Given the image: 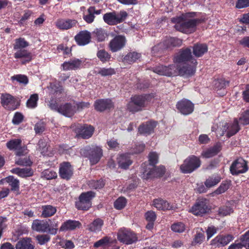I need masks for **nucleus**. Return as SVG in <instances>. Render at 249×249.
Here are the masks:
<instances>
[{"label":"nucleus","mask_w":249,"mask_h":249,"mask_svg":"<svg viewBox=\"0 0 249 249\" xmlns=\"http://www.w3.org/2000/svg\"><path fill=\"white\" fill-rule=\"evenodd\" d=\"M206 18L201 17L200 18L187 20L180 17H176L171 18V22L175 23V29L186 34L193 33L196 30V26L205 22Z\"/></svg>","instance_id":"f257e3e1"},{"label":"nucleus","mask_w":249,"mask_h":249,"mask_svg":"<svg viewBox=\"0 0 249 249\" xmlns=\"http://www.w3.org/2000/svg\"><path fill=\"white\" fill-rule=\"evenodd\" d=\"M155 94L153 93L135 95L130 98L127 105V110L132 113L142 111L154 98Z\"/></svg>","instance_id":"f03ea898"},{"label":"nucleus","mask_w":249,"mask_h":249,"mask_svg":"<svg viewBox=\"0 0 249 249\" xmlns=\"http://www.w3.org/2000/svg\"><path fill=\"white\" fill-rule=\"evenodd\" d=\"M52 222L51 220H40L35 219L33 220L32 224V229L33 231L39 232H47L50 234L55 235L58 231V222H54L53 223L49 224Z\"/></svg>","instance_id":"7ed1b4c3"},{"label":"nucleus","mask_w":249,"mask_h":249,"mask_svg":"<svg viewBox=\"0 0 249 249\" xmlns=\"http://www.w3.org/2000/svg\"><path fill=\"white\" fill-rule=\"evenodd\" d=\"M96 193L92 191L82 193L75 202V207L79 210L88 211L92 207V200Z\"/></svg>","instance_id":"20e7f679"},{"label":"nucleus","mask_w":249,"mask_h":249,"mask_svg":"<svg viewBox=\"0 0 249 249\" xmlns=\"http://www.w3.org/2000/svg\"><path fill=\"white\" fill-rule=\"evenodd\" d=\"M201 161L199 157L191 155L187 157L180 166V170L183 174H190L200 167Z\"/></svg>","instance_id":"39448f33"},{"label":"nucleus","mask_w":249,"mask_h":249,"mask_svg":"<svg viewBox=\"0 0 249 249\" xmlns=\"http://www.w3.org/2000/svg\"><path fill=\"white\" fill-rule=\"evenodd\" d=\"M211 210L209 200L205 198H198L191 207L190 212L197 216H203Z\"/></svg>","instance_id":"423d86ee"},{"label":"nucleus","mask_w":249,"mask_h":249,"mask_svg":"<svg viewBox=\"0 0 249 249\" xmlns=\"http://www.w3.org/2000/svg\"><path fill=\"white\" fill-rule=\"evenodd\" d=\"M182 43V40L177 37H170L165 39L162 42L153 47L152 51L155 52H160V49L162 50L172 49L174 47H179Z\"/></svg>","instance_id":"0eeeda50"},{"label":"nucleus","mask_w":249,"mask_h":249,"mask_svg":"<svg viewBox=\"0 0 249 249\" xmlns=\"http://www.w3.org/2000/svg\"><path fill=\"white\" fill-rule=\"evenodd\" d=\"M84 154L87 157L91 165L97 163L103 156V151L101 148L96 145L88 146L85 149Z\"/></svg>","instance_id":"6e6552de"},{"label":"nucleus","mask_w":249,"mask_h":249,"mask_svg":"<svg viewBox=\"0 0 249 249\" xmlns=\"http://www.w3.org/2000/svg\"><path fill=\"white\" fill-rule=\"evenodd\" d=\"M174 62L176 64L186 63L187 62L195 64L196 60L193 56L191 48L188 47L179 50L178 53L175 56Z\"/></svg>","instance_id":"1a4fd4ad"},{"label":"nucleus","mask_w":249,"mask_h":249,"mask_svg":"<svg viewBox=\"0 0 249 249\" xmlns=\"http://www.w3.org/2000/svg\"><path fill=\"white\" fill-rule=\"evenodd\" d=\"M249 169L248 162L242 158H239L234 160L230 167V171L233 176H238L248 171Z\"/></svg>","instance_id":"9d476101"},{"label":"nucleus","mask_w":249,"mask_h":249,"mask_svg":"<svg viewBox=\"0 0 249 249\" xmlns=\"http://www.w3.org/2000/svg\"><path fill=\"white\" fill-rule=\"evenodd\" d=\"M117 238L120 242L126 245L132 244L138 240L137 235L132 231L126 229L119 231Z\"/></svg>","instance_id":"9b49d317"},{"label":"nucleus","mask_w":249,"mask_h":249,"mask_svg":"<svg viewBox=\"0 0 249 249\" xmlns=\"http://www.w3.org/2000/svg\"><path fill=\"white\" fill-rule=\"evenodd\" d=\"M233 239L231 234H219L211 241L210 245L214 249L220 248L227 245Z\"/></svg>","instance_id":"f8f14e48"},{"label":"nucleus","mask_w":249,"mask_h":249,"mask_svg":"<svg viewBox=\"0 0 249 249\" xmlns=\"http://www.w3.org/2000/svg\"><path fill=\"white\" fill-rule=\"evenodd\" d=\"M127 40L124 35L115 36L109 42L108 47L112 53L121 51L126 45Z\"/></svg>","instance_id":"ddd939ff"},{"label":"nucleus","mask_w":249,"mask_h":249,"mask_svg":"<svg viewBox=\"0 0 249 249\" xmlns=\"http://www.w3.org/2000/svg\"><path fill=\"white\" fill-rule=\"evenodd\" d=\"M76 136L77 138L88 139L92 137L94 127L89 124H78L75 129Z\"/></svg>","instance_id":"4468645a"},{"label":"nucleus","mask_w":249,"mask_h":249,"mask_svg":"<svg viewBox=\"0 0 249 249\" xmlns=\"http://www.w3.org/2000/svg\"><path fill=\"white\" fill-rule=\"evenodd\" d=\"M1 104L5 108L9 110H14L19 106L18 100L13 96L8 93L3 94L0 97Z\"/></svg>","instance_id":"2eb2a0df"},{"label":"nucleus","mask_w":249,"mask_h":249,"mask_svg":"<svg viewBox=\"0 0 249 249\" xmlns=\"http://www.w3.org/2000/svg\"><path fill=\"white\" fill-rule=\"evenodd\" d=\"M176 108L183 115L191 114L194 110V105L190 100L183 99L176 104Z\"/></svg>","instance_id":"dca6fc26"},{"label":"nucleus","mask_w":249,"mask_h":249,"mask_svg":"<svg viewBox=\"0 0 249 249\" xmlns=\"http://www.w3.org/2000/svg\"><path fill=\"white\" fill-rule=\"evenodd\" d=\"M91 34L88 30L80 31L75 36L74 39L77 44L80 46H85L91 41Z\"/></svg>","instance_id":"f3484780"},{"label":"nucleus","mask_w":249,"mask_h":249,"mask_svg":"<svg viewBox=\"0 0 249 249\" xmlns=\"http://www.w3.org/2000/svg\"><path fill=\"white\" fill-rule=\"evenodd\" d=\"M73 169L69 162H63L60 164L59 176L62 179L69 180L73 175Z\"/></svg>","instance_id":"a211bd4d"},{"label":"nucleus","mask_w":249,"mask_h":249,"mask_svg":"<svg viewBox=\"0 0 249 249\" xmlns=\"http://www.w3.org/2000/svg\"><path fill=\"white\" fill-rule=\"evenodd\" d=\"M94 108L99 112H103L106 110H110L114 108V104L109 99H100L96 100L94 104Z\"/></svg>","instance_id":"6ab92c4d"},{"label":"nucleus","mask_w":249,"mask_h":249,"mask_svg":"<svg viewBox=\"0 0 249 249\" xmlns=\"http://www.w3.org/2000/svg\"><path fill=\"white\" fill-rule=\"evenodd\" d=\"M157 125V122L155 121H147L139 125L138 132L141 135H149L154 132V129Z\"/></svg>","instance_id":"aec40b11"},{"label":"nucleus","mask_w":249,"mask_h":249,"mask_svg":"<svg viewBox=\"0 0 249 249\" xmlns=\"http://www.w3.org/2000/svg\"><path fill=\"white\" fill-rule=\"evenodd\" d=\"M165 173V168L163 166L154 167L149 171H145L143 172V177L145 179H149L154 178H160L162 177Z\"/></svg>","instance_id":"412c9836"},{"label":"nucleus","mask_w":249,"mask_h":249,"mask_svg":"<svg viewBox=\"0 0 249 249\" xmlns=\"http://www.w3.org/2000/svg\"><path fill=\"white\" fill-rule=\"evenodd\" d=\"M14 57L16 59H21V64L26 65L32 60L33 55L27 50L20 49L14 53Z\"/></svg>","instance_id":"4be33fe9"},{"label":"nucleus","mask_w":249,"mask_h":249,"mask_svg":"<svg viewBox=\"0 0 249 249\" xmlns=\"http://www.w3.org/2000/svg\"><path fill=\"white\" fill-rule=\"evenodd\" d=\"M176 69L175 65H169L168 66L160 65L154 68V72L161 75L171 76L174 73Z\"/></svg>","instance_id":"5701e85b"},{"label":"nucleus","mask_w":249,"mask_h":249,"mask_svg":"<svg viewBox=\"0 0 249 249\" xmlns=\"http://www.w3.org/2000/svg\"><path fill=\"white\" fill-rule=\"evenodd\" d=\"M77 21L71 19L59 18L55 22L56 27L61 30H67L76 26Z\"/></svg>","instance_id":"b1692460"},{"label":"nucleus","mask_w":249,"mask_h":249,"mask_svg":"<svg viewBox=\"0 0 249 249\" xmlns=\"http://www.w3.org/2000/svg\"><path fill=\"white\" fill-rule=\"evenodd\" d=\"M59 109V113L67 117H72L76 112V106L70 103L60 105Z\"/></svg>","instance_id":"393cba45"},{"label":"nucleus","mask_w":249,"mask_h":249,"mask_svg":"<svg viewBox=\"0 0 249 249\" xmlns=\"http://www.w3.org/2000/svg\"><path fill=\"white\" fill-rule=\"evenodd\" d=\"M81 226V223L79 221L69 219L62 223L59 228V231H73L77 228H80Z\"/></svg>","instance_id":"a878e982"},{"label":"nucleus","mask_w":249,"mask_h":249,"mask_svg":"<svg viewBox=\"0 0 249 249\" xmlns=\"http://www.w3.org/2000/svg\"><path fill=\"white\" fill-rule=\"evenodd\" d=\"M82 61L79 59L74 58L69 61H65L61 64V67L64 71L75 70L80 68Z\"/></svg>","instance_id":"bb28decb"},{"label":"nucleus","mask_w":249,"mask_h":249,"mask_svg":"<svg viewBox=\"0 0 249 249\" xmlns=\"http://www.w3.org/2000/svg\"><path fill=\"white\" fill-rule=\"evenodd\" d=\"M153 205L157 209L163 211L170 210L174 208L172 204L162 198L155 199L153 201Z\"/></svg>","instance_id":"cd10ccee"},{"label":"nucleus","mask_w":249,"mask_h":249,"mask_svg":"<svg viewBox=\"0 0 249 249\" xmlns=\"http://www.w3.org/2000/svg\"><path fill=\"white\" fill-rule=\"evenodd\" d=\"M197 64V62H196L195 64L191 63L190 65L186 64L180 68L178 66L176 69L178 70L180 74L191 76L195 74Z\"/></svg>","instance_id":"c85d7f7f"},{"label":"nucleus","mask_w":249,"mask_h":249,"mask_svg":"<svg viewBox=\"0 0 249 249\" xmlns=\"http://www.w3.org/2000/svg\"><path fill=\"white\" fill-rule=\"evenodd\" d=\"M11 172L22 178L31 177L34 175V170L31 168H14L11 170Z\"/></svg>","instance_id":"c756f323"},{"label":"nucleus","mask_w":249,"mask_h":249,"mask_svg":"<svg viewBox=\"0 0 249 249\" xmlns=\"http://www.w3.org/2000/svg\"><path fill=\"white\" fill-rule=\"evenodd\" d=\"M208 50V45L205 43H196L193 47V53L196 57L202 56Z\"/></svg>","instance_id":"7c9ffc66"},{"label":"nucleus","mask_w":249,"mask_h":249,"mask_svg":"<svg viewBox=\"0 0 249 249\" xmlns=\"http://www.w3.org/2000/svg\"><path fill=\"white\" fill-rule=\"evenodd\" d=\"M104 224L103 219L97 218L88 225L87 229L90 232L97 233L101 231Z\"/></svg>","instance_id":"2f4dec72"},{"label":"nucleus","mask_w":249,"mask_h":249,"mask_svg":"<svg viewBox=\"0 0 249 249\" xmlns=\"http://www.w3.org/2000/svg\"><path fill=\"white\" fill-rule=\"evenodd\" d=\"M221 150V147L220 144L216 143L214 146L210 148L203 151L201 153V156L205 158H212L216 155Z\"/></svg>","instance_id":"473e14b6"},{"label":"nucleus","mask_w":249,"mask_h":249,"mask_svg":"<svg viewBox=\"0 0 249 249\" xmlns=\"http://www.w3.org/2000/svg\"><path fill=\"white\" fill-rule=\"evenodd\" d=\"M91 35L93 38L98 42L104 41L107 37V31L102 28H96L92 33Z\"/></svg>","instance_id":"72a5a7b5"},{"label":"nucleus","mask_w":249,"mask_h":249,"mask_svg":"<svg viewBox=\"0 0 249 249\" xmlns=\"http://www.w3.org/2000/svg\"><path fill=\"white\" fill-rule=\"evenodd\" d=\"M119 166L124 169H127L132 163L130 157L128 154H122L118 160Z\"/></svg>","instance_id":"f704fd0d"},{"label":"nucleus","mask_w":249,"mask_h":249,"mask_svg":"<svg viewBox=\"0 0 249 249\" xmlns=\"http://www.w3.org/2000/svg\"><path fill=\"white\" fill-rule=\"evenodd\" d=\"M144 217L146 220L148 222L146 228L149 230H152L154 227V222L157 218L155 212L153 211H148L145 213Z\"/></svg>","instance_id":"c9c22d12"},{"label":"nucleus","mask_w":249,"mask_h":249,"mask_svg":"<svg viewBox=\"0 0 249 249\" xmlns=\"http://www.w3.org/2000/svg\"><path fill=\"white\" fill-rule=\"evenodd\" d=\"M16 249H35V246L32 244L30 238H23L16 244Z\"/></svg>","instance_id":"e433bc0d"},{"label":"nucleus","mask_w":249,"mask_h":249,"mask_svg":"<svg viewBox=\"0 0 249 249\" xmlns=\"http://www.w3.org/2000/svg\"><path fill=\"white\" fill-rule=\"evenodd\" d=\"M6 182L11 186V191L17 192L19 194V181L13 176H9L5 178Z\"/></svg>","instance_id":"4c0bfd02"},{"label":"nucleus","mask_w":249,"mask_h":249,"mask_svg":"<svg viewBox=\"0 0 249 249\" xmlns=\"http://www.w3.org/2000/svg\"><path fill=\"white\" fill-rule=\"evenodd\" d=\"M41 216L44 218L51 217L56 212V208L51 205H43L41 207Z\"/></svg>","instance_id":"58836bf2"},{"label":"nucleus","mask_w":249,"mask_h":249,"mask_svg":"<svg viewBox=\"0 0 249 249\" xmlns=\"http://www.w3.org/2000/svg\"><path fill=\"white\" fill-rule=\"evenodd\" d=\"M141 56V53L136 52L128 53L122 59L124 63L131 64L135 63Z\"/></svg>","instance_id":"ea45409f"},{"label":"nucleus","mask_w":249,"mask_h":249,"mask_svg":"<svg viewBox=\"0 0 249 249\" xmlns=\"http://www.w3.org/2000/svg\"><path fill=\"white\" fill-rule=\"evenodd\" d=\"M112 243V239L107 236L103 237L94 243L93 247L96 248H106L109 247Z\"/></svg>","instance_id":"a19ab883"},{"label":"nucleus","mask_w":249,"mask_h":249,"mask_svg":"<svg viewBox=\"0 0 249 249\" xmlns=\"http://www.w3.org/2000/svg\"><path fill=\"white\" fill-rule=\"evenodd\" d=\"M240 129L238 121L237 119H235L233 123L229 124L228 131L227 133V137L230 138L236 134Z\"/></svg>","instance_id":"79ce46f5"},{"label":"nucleus","mask_w":249,"mask_h":249,"mask_svg":"<svg viewBox=\"0 0 249 249\" xmlns=\"http://www.w3.org/2000/svg\"><path fill=\"white\" fill-rule=\"evenodd\" d=\"M103 19L104 21L109 25L117 24L115 11L106 13L103 16Z\"/></svg>","instance_id":"37998d69"},{"label":"nucleus","mask_w":249,"mask_h":249,"mask_svg":"<svg viewBox=\"0 0 249 249\" xmlns=\"http://www.w3.org/2000/svg\"><path fill=\"white\" fill-rule=\"evenodd\" d=\"M12 82L16 81L20 85L26 86L29 83V79L27 76L24 74H15L11 77Z\"/></svg>","instance_id":"c03bdc74"},{"label":"nucleus","mask_w":249,"mask_h":249,"mask_svg":"<svg viewBox=\"0 0 249 249\" xmlns=\"http://www.w3.org/2000/svg\"><path fill=\"white\" fill-rule=\"evenodd\" d=\"M230 81L226 80L224 78H219L214 82V88L217 91L223 89L224 90L229 86Z\"/></svg>","instance_id":"a18cd8bd"},{"label":"nucleus","mask_w":249,"mask_h":249,"mask_svg":"<svg viewBox=\"0 0 249 249\" xmlns=\"http://www.w3.org/2000/svg\"><path fill=\"white\" fill-rule=\"evenodd\" d=\"M96 55L103 63L109 61L111 57V54L105 49L99 50L97 52Z\"/></svg>","instance_id":"49530a36"},{"label":"nucleus","mask_w":249,"mask_h":249,"mask_svg":"<svg viewBox=\"0 0 249 249\" xmlns=\"http://www.w3.org/2000/svg\"><path fill=\"white\" fill-rule=\"evenodd\" d=\"M221 178L219 176L209 177L205 181L204 184L207 188H211L217 184L221 180Z\"/></svg>","instance_id":"de8ad7c7"},{"label":"nucleus","mask_w":249,"mask_h":249,"mask_svg":"<svg viewBox=\"0 0 249 249\" xmlns=\"http://www.w3.org/2000/svg\"><path fill=\"white\" fill-rule=\"evenodd\" d=\"M22 145V141L20 139H12L6 143V146L10 150H16L17 149L21 147Z\"/></svg>","instance_id":"09e8293b"},{"label":"nucleus","mask_w":249,"mask_h":249,"mask_svg":"<svg viewBox=\"0 0 249 249\" xmlns=\"http://www.w3.org/2000/svg\"><path fill=\"white\" fill-rule=\"evenodd\" d=\"M204 231L202 229L199 231H197L192 242L193 245L201 244L205 239Z\"/></svg>","instance_id":"8fccbe9b"},{"label":"nucleus","mask_w":249,"mask_h":249,"mask_svg":"<svg viewBox=\"0 0 249 249\" xmlns=\"http://www.w3.org/2000/svg\"><path fill=\"white\" fill-rule=\"evenodd\" d=\"M29 46V43L25 40V38L19 37L15 39L13 48L14 50L22 49Z\"/></svg>","instance_id":"3c124183"},{"label":"nucleus","mask_w":249,"mask_h":249,"mask_svg":"<svg viewBox=\"0 0 249 249\" xmlns=\"http://www.w3.org/2000/svg\"><path fill=\"white\" fill-rule=\"evenodd\" d=\"M38 99L39 98L37 94L35 93L32 94L27 101V107L30 108H34L36 107H37Z\"/></svg>","instance_id":"603ef678"},{"label":"nucleus","mask_w":249,"mask_h":249,"mask_svg":"<svg viewBox=\"0 0 249 249\" xmlns=\"http://www.w3.org/2000/svg\"><path fill=\"white\" fill-rule=\"evenodd\" d=\"M15 163L20 166H31L33 164V162L29 158L19 157L16 160Z\"/></svg>","instance_id":"864d4df0"},{"label":"nucleus","mask_w":249,"mask_h":249,"mask_svg":"<svg viewBox=\"0 0 249 249\" xmlns=\"http://www.w3.org/2000/svg\"><path fill=\"white\" fill-rule=\"evenodd\" d=\"M171 229L175 232L181 233L185 231V225L182 222H178L173 224L171 226Z\"/></svg>","instance_id":"5fc2aeb1"},{"label":"nucleus","mask_w":249,"mask_h":249,"mask_svg":"<svg viewBox=\"0 0 249 249\" xmlns=\"http://www.w3.org/2000/svg\"><path fill=\"white\" fill-rule=\"evenodd\" d=\"M230 182L231 181L228 180L223 181L215 191V194L220 195L226 192L229 188Z\"/></svg>","instance_id":"6e6d98bb"},{"label":"nucleus","mask_w":249,"mask_h":249,"mask_svg":"<svg viewBox=\"0 0 249 249\" xmlns=\"http://www.w3.org/2000/svg\"><path fill=\"white\" fill-rule=\"evenodd\" d=\"M127 203L126 199L124 197H119L114 202V206L117 210H122L124 208Z\"/></svg>","instance_id":"4d7b16f0"},{"label":"nucleus","mask_w":249,"mask_h":249,"mask_svg":"<svg viewBox=\"0 0 249 249\" xmlns=\"http://www.w3.org/2000/svg\"><path fill=\"white\" fill-rule=\"evenodd\" d=\"M115 73L116 71L115 70L111 68H103L100 69V70L98 72V73L102 76H111L115 74Z\"/></svg>","instance_id":"13d9d810"},{"label":"nucleus","mask_w":249,"mask_h":249,"mask_svg":"<svg viewBox=\"0 0 249 249\" xmlns=\"http://www.w3.org/2000/svg\"><path fill=\"white\" fill-rule=\"evenodd\" d=\"M148 161L149 164L155 166L159 161V155L155 152H151L148 155Z\"/></svg>","instance_id":"bf43d9fd"},{"label":"nucleus","mask_w":249,"mask_h":249,"mask_svg":"<svg viewBox=\"0 0 249 249\" xmlns=\"http://www.w3.org/2000/svg\"><path fill=\"white\" fill-rule=\"evenodd\" d=\"M42 177L47 180L55 178L57 175L55 172L49 169L45 170L42 173Z\"/></svg>","instance_id":"052dcab7"},{"label":"nucleus","mask_w":249,"mask_h":249,"mask_svg":"<svg viewBox=\"0 0 249 249\" xmlns=\"http://www.w3.org/2000/svg\"><path fill=\"white\" fill-rule=\"evenodd\" d=\"M240 123L243 125L249 124V109L243 112L239 118Z\"/></svg>","instance_id":"680f3d73"},{"label":"nucleus","mask_w":249,"mask_h":249,"mask_svg":"<svg viewBox=\"0 0 249 249\" xmlns=\"http://www.w3.org/2000/svg\"><path fill=\"white\" fill-rule=\"evenodd\" d=\"M89 185L92 188L95 189H100L104 186L105 183L103 180L99 179L96 180H91L90 181Z\"/></svg>","instance_id":"e2e57ef3"},{"label":"nucleus","mask_w":249,"mask_h":249,"mask_svg":"<svg viewBox=\"0 0 249 249\" xmlns=\"http://www.w3.org/2000/svg\"><path fill=\"white\" fill-rule=\"evenodd\" d=\"M50 88L56 95L61 94L63 91V87L59 83L51 84Z\"/></svg>","instance_id":"0e129e2a"},{"label":"nucleus","mask_w":249,"mask_h":249,"mask_svg":"<svg viewBox=\"0 0 249 249\" xmlns=\"http://www.w3.org/2000/svg\"><path fill=\"white\" fill-rule=\"evenodd\" d=\"M116 16L117 24H119L125 20L128 16V14L125 11L122 10L118 13L116 12Z\"/></svg>","instance_id":"69168bd1"},{"label":"nucleus","mask_w":249,"mask_h":249,"mask_svg":"<svg viewBox=\"0 0 249 249\" xmlns=\"http://www.w3.org/2000/svg\"><path fill=\"white\" fill-rule=\"evenodd\" d=\"M38 243L40 245H43L49 242L50 240V237L48 234H41L38 235L36 237Z\"/></svg>","instance_id":"338daca9"},{"label":"nucleus","mask_w":249,"mask_h":249,"mask_svg":"<svg viewBox=\"0 0 249 249\" xmlns=\"http://www.w3.org/2000/svg\"><path fill=\"white\" fill-rule=\"evenodd\" d=\"M240 240L244 246L249 249V230L240 236Z\"/></svg>","instance_id":"774afa93"}]
</instances>
